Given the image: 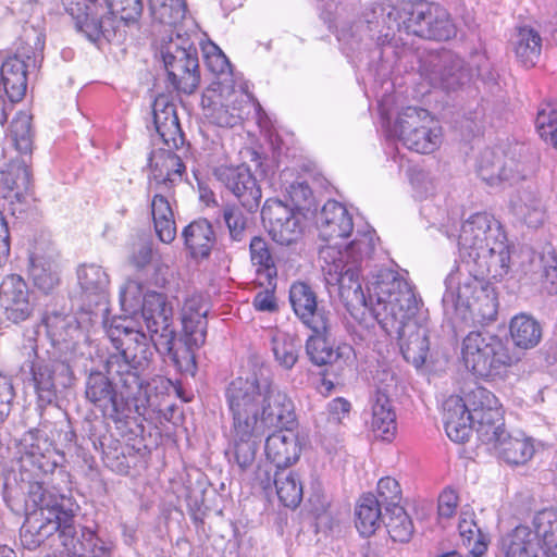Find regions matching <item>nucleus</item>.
I'll list each match as a JSON object with an SVG mask.
<instances>
[{
    "mask_svg": "<svg viewBox=\"0 0 557 557\" xmlns=\"http://www.w3.org/2000/svg\"><path fill=\"white\" fill-rule=\"evenodd\" d=\"M224 396L232 420V456L242 470L253 463L262 437L272 429L278 430L265 440L267 458L277 469L299 459L298 437L289 429L296 418L294 403L268 369L259 368L233 379Z\"/></svg>",
    "mask_w": 557,
    "mask_h": 557,
    "instance_id": "f257e3e1",
    "label": "nucleus"
},
{
    "mask_svg": "<svg viewBox=\"0 0 557 557\" xmlns=\"http://www.w3.org/2000/svg\"><path fill=\"white\" fill-rule=\"evenodd\" d=\"M505 234L492 215L485 212L472 214L466 220L458 235L462 263L451 270L445 280L443 305L448 309H467L482 320H494L497 302L493 289L479 276L493 268H506L509 251Z\"/></svg>",
    "mask_w": 557,
    "mask_h": 557,
    "instance_id": "f03ea898",
    "label": "nucleus"
},
{
    "mask_svg": "<svg viewBox=\"0 0 557 557\" xmlns=\"http://www.w3.org/2000/svg\"><path fill=\"white\" fill-rule=\"evenodd\" d=\"M131 324L132 321L114 320L108 327V337L119 352L107 360L109 376L92 372L86 383V398L112 420L125 416V399H136L138 411L147 404L138 369L147 360L148 338Z\"/></svg>",
    "mask_w": 557,
    "mask_h": 557,
    "instance_id": "7ed1b4c3",
    "label": "nucleus"
},
{
    "mask_svg": "<svg viewBox=\"0 0 557 557\" xmlns=\"http://www.w3.org/2000/svg\"><path fill=\"white\" fill-rule=\"evenodd\" d=\"M370 285L373 317L388 335L396 334L403 357L421 367L430 349L429 329L420 314L421 300L411 284L398 273L383 272Z\"/></svg>",
    "mask_w": 557,
    "mask_h": 557,
    "instance_id": "20e7f679",
    "label": "nucleus"
},
{
    "mask_svg": "<svg viewBox=\"0 0 557 557\" xmlns=\"http://www.w3.org/2000/svg\"><path fill=\"white\" fill-rule=\"evenodd\" d=\"M377 237L375 231L369 225L359 226L354 239L343 249L335 245H327L320 250L321 268L324 280L330 287H336L341 299L346 306H363L373 313V304L370 299L369 287L381 281L383 272L397 273L391 269H380L367 282L364 294L360 283V272L368 265L374 253Z\"/></svg>",
    "mask_w": 557,
    "mask_h": 557,
    "instance_id": "39448f33",
    "label": "nucleus"
},
{
    "mask_svg": "<svg viewBox=\"0 0 557 557\" xmlns=\"http://www.w3.org/2000/svg\"><path fill=\"white\" fill-rule=\"evenodd\" d=\"M120 304L124 317H114L103 321L106 332L114 320L132 321L134 330L141 331L151 341L156 349L169 355L178 364V354L175 350V330L173 327V309L166 302V297L157 292H144V286L128 280L120 293Z\"/></svg>",
    "mask_w": 557,
    "mask_h": 557,
    "instance_id": "423d86ee",
    "label": "nucleus"
},
{
    "mask_svg": "<svg viewBox=\"0 0 557 557\" xmlns=\"http://www.w3.org/2000/svg\"><path fill=\"white\" fill-rule=\"evenodd\" d=\"M444 424L447 436L462 443L473 430L479 440H490L495 430L504 426V419L495 395L485 387L475 386L465 398L450 396L444 403Z\"/></svg>",
    "mask_w": 557,
    "mask_h": 557,
    "instance_id": "0eeeda50",
    "label": "nucleus"
},
{
    "mask_svg": "<svg viewBox=\"0 0 557 557\" xmlns=\"http://www.w3.org/2000/svg\"><path fill=\"white\" fill-rule=\"evenodd\" d=\"M532 525H518L502 536L499 548L505 557H557V510L539 511Z\"/></svg>",
    "mask_w": 557,
    "mask_h": 557,
    "instance_id": "6e6552de",
    "label": "nucleus"
},
{
    "mask_svg": "<svg viewBox=\"0 0 557 557\" xmlns=\"http://www.w3.org/2000/svg\"><path fill=\"white\" fill-rule=\"evenodd\" d=\"M461 357L467 369L482 379L499 376L512 363L503 339L481 332H471L463 338Z\"/></svg>",
    "mask_w": 557,
    "mask_h": 557,
    "instance_id": "1a4fd4ad",
    "label": "nucleus"
},
{
    "mask_svg": "<svg viewBox=\"0 0 557 557\" xmlns=\"http://www.w3.org/2000/svg\"><path fill=\"white\" fill-rule=\"evenodd\" d=\"M406 148L418 153H432L442 144V127L425 110L405 108L388 129Z\"/></svg>",
    "mask_w": 557,
    "mask_h": 557,
    "instance_id": "9d476101",
    "label": "nucleus"
},
{
    "mask_svg": "<svg viewBox=\"0 0 557 557\" xmlns=\"http://www.w3.org/2000/svg\"><path fill=\"white\" fill-rule=\"evenodd\" d=\"M169 79L175 89L193 94L200 82L198 52L187 35H171L169 41L161 46Z\"/></svg>",
    "mask_w": 557,
    "mask_h": 557,
    "instance_id": "9b49d317",
    "label": "nucleus"
},
{
    "mask_svg": "<svg viewBox=\"0 0 557 557\" xmlns=\"http://www.w3.org/2000/svg\"><path fill=\"white\" fill-rule=\"evenodd\" d=\"M210 306L207 299L199 294L189 296L182 308V325L186 348L183 356L178 355L180 363L176 366L185 372L194 374L196 369L194 349L205 344L207 336V315ZM178 351L177 349H175ZM180 354V352H177Z\"/></svg>",
    "mask_w": 557,
    "mask_h": 557,
    "instance_id": "f8f14e48",
    "label": "nucleus"
},
{
    "mask_svg": "<svg viewBox=\"0 0 557 557\" xmlns=\"http://www.w3.org/2000/svg\"><path fill=\"white\" fill-rule=\"evenodd\" d=\"M472 69L451 51L430 53L421 64V75L434 86L450 91L470 82Z\"/></svg>",
    "mask_w": 557,
    "mask_h": 557,
    "instance_id": "ddd939ff",
    "label": "nucleus"
},
{
    "mask_svg": "<svg viewBox=\"0 0 557 557\" xmlns=\"http://www.w3.org/2000/svg\"><path fill=\"white\" fill-rule=\"evenodd\" d=\"M434 8V3L425 1L407 4L403 10L405 18L401 23L397 21L398 11L392 5H374L364 16L368 24H379L381 18L391 30L394 28L399 32L404 29L407 34L422 38V30L429 26L428 22H431Z\"/></svg>",
    "mask_w": 557,
    "mask_h": 557,
    "instance_id": "4468645a",
    "label": "nucleus"
},
{
    "mask_svg": "<svg viewBox=\"0 0 557 557\" xmlns=\"http://www.w3.org/2000/svg\"><path fill=\"white\" fill-rule=\"evenodd\" d=\"M261 216L271 238L282 246L296 243L302 234V214L278 199H268Z\"/></svg>",
    "mask_w": 557,
    "mask_h": 557,
    "instance_id": "2eb2a0df",
    "label": "nucleus"
},
{
    "mask_svg": "<svg viewBox=\"0 0 557 557\" xmlns=\"http://www.w3.org/2000/svg\"><path fill=\"white\" fill-rule=\"evenodd\" d=\"M35 309L32 292L17 274L5 276L0 284V313L2 318L13 324L28 320Z\"/></svg>",
    "mask_w": 557,
    "mask_h": 557,
    "instance_id": "dca6fc26",
    "label": "nucleus"
},
{
    "mask_svg": "<svg viewBox=\"0 0 557 557\" xmlns=\"http://www.w3.org/2000/svg\"><path fill=\"white\" fill-rule=\"evenodd\" d=\"M20 471L30 479L53 472L57 467L51 442L38 433L28 432L21 442Z\"/></svg>",
    "mask_w": 557,
    "mask_h": 557,
    "instance_id": "f3484780",
    "label": "nucleus"
},
{
    "mask_svg": "<svg viewBox=\"0 0 557 557\" xmlns=\"http://www.w3.org/2000/svg\"><path fill=\"white\" fill-rule=\"evenodd\" d=\"M214 176L248 211L251 212L259 207L261 189L248 166L220 165L214 170Z\"/></svg>",
    "mask_w": 557,
    "mask_h": 557,
    "instance_id": "a211bd4d",
    "label": "nucleus"
},
{
    "mask_svg": "<svg viewBox=\"0 0 557 557\" xmlns=\"http://www.w3.org/2000/svg\"><path fill=\"white\" fill-rule=\"evenodd\" d=\"M57 517L53 511L48 515L45 511H30L21 529V541L27 549H35L45 541L51 540L53 543L59 541V535L64 531L65 525L71 523L73 515H61Z\"/></svg>",
    "mask_w": 557,
    "mask_h": 557,
    "instance_id": "6ab92c4d",
    "label": "nucleus"
},
{
    "mask_svg": "<svg viewBox=\"0 0 557 557\" xmlns=\"http://www.w3.org/2000/svg\"><path fill=\"white\" fill-rule=\"evenodd\" d=\"M61 554L67 557H111L113 545L101 539L89 528H83L79 536L74 525V519L65 525L64 531L59 535Z\"/></svg>",
    "mask_w": 557,
    "mask_h": 557,
    "instance_id": "aec40b11",
    "label": "nucleus"
},
{
    "mask_svg": "<svg viewBox=\"0 0 557 557\" xmlns=\"http://www.w3.org/2000/svg\"><path fill=\"white\" fill-rule=\"evenodd\" d=\"M488 449L509 465H524L532 459L536 448L534 438L524 433H508L504 426L495 430L490 440H480Z\"/></svg>",
    "mask_w": 557,
    "mask_h": 557,
    "instance_id": "412c9836",
    "label": "nucleus"
},
{
    "mask_svg": "<svg viewBox=\"0 0 557 557\" xmlns=\"http://www.w3.org/2000/svg\"><path fill=\"white\" fill-rule=\"evenodd\" d=\"M30 372L38 401L41 406L50 405L57 397V383L66 386L71 381V369L62 361L35 359Z\"/></svg>",
    "mask_w": 557,
    "mask_h": 557,
    "instance_id": "4be33fe9",
    "label": "nucleus"
},
{
    "mask_svg": "<svg viewBox=\"0 0 557 557\" xmlns=\"http://www.w3.org/2000/svg\"><path fill=\"white\" fill-rule=\"evenodd\" d=\"M478 174L491 187L512 184L522 177L518 162L500 149H485L481 153Z\"/></svg>",
    "mask_w": 557,
    "mask_h": 557,
    "instance_id": "5701e85b",
    "label": "nucleus"
},
{
    "mask_svg": "<svg viewBox=\"0 0 557 557\" xmlns=\"http://www.w3.org/2000/svg\"><path fill=\"white\" fill-rule=\"evenodd\" d=\"M289 300L295 314L313 333H325L330 327L329 313L318 307L317 295L304 282L294 283L289 290Z\"/></svg>",
    "mask_w": 557,
    "mask_h": 557,
    "instance_id": "b1692460",
    "label": "nucleus"
},
{
    "mask_svg": "<svg viewBox=\"0 0 557 557\" xmlns=\"http://www.w3.org/2000/svg\"><path fill=\"white\" fill-rule=\"evenodd\" d=\"M173 148L153 150L149 157V187L174 190L182 182L185 165L181 158L172 151Z\"/></svg>",
    "mask_w": 557,
    "mask_h": 557,
    "instance_id": "393cba45",
    "label": "nucleus"
},
{
    "mask_svg": "<svg viewBox=\"0 0 557 557\" xmlns=\"http://www.w3.org/2000/svg\"><path fill=\"white\" fill-rule=\"evenodd\" d=\"M77 281L81 287V297L87 310L94 312V307L104 315L108 312L109 276L106 271L96 264H83L77 269Z\"/></svg>",
    "mask_w": 557,
    "mask_h": 557,
    "instance_id": "a878e982",
    "label": "nucleus"
},
{
    "mask_svg": "<svg viewBox=\"0 0 557 557\" xmlns=\"http://www.w3.org/2000/svg\"><path fill=\"white\" fill-rule=\"evenodd\" d=\"M317 224L321 239L329 243L347 238L354 233L355 227L352 216L347 208L335 200L324 203L318 215ZM333 245L342 249L337 243Z\"/></svg>",
    "mask_w": 557,
    "mask_h": 557,
    "instance_id": "bb28decb",
    "label": "nucleus"
},
{
    "mask_svg": "<svg viewBox=\"0 0 557 557\" xmlns=\"http://www.w3.org/2000/svg\"><path fill=\"white\" fill-rule=\"evenodd\" d=\"M0 195L10 205L27 202L30 197V171L25 159L12 160L0 171Z\"/></svg>",
    "mask_w": 557,
    "mask_h": 557,
    "instance_id": "cd10ccee",
    "label": "nucleus"
},
{
    "mask_svg": "<svg viewBox=\"0 0 557 557\" xmlns=\"http://www.w3.org/2000/svg\"><path fill=\"white\" fill-rule=\"evenodd\" d=\"M152 195L150 210L154 231L158 238L164 244H171L176 237V223L173 203L174 190L163 188H148Z\"/></svg>",
    "mask_w": 557,
    "mask_h": 557,
    "instance_id": "c85d7f7f",
    "label": "nucleus"
},
{
    "mask_svg": "<svg viewBox=\"0 0 557 557\" xmlns=\"http://www.w3.org/2000/svg\"><path fill=\"white\" fill-rule=\"evenodd\" d=\"M36 66V57L22 53L9 57L0 69V91L3 90L11 102L23 99L27 88L26 71Z\"/></svg>",
    "mask_w": 557,
    "mask_h": 557,
    "instance_id": "c756f323",
    "label": "nucleus"
},
{
    "mask_svg": "<svg viewBox=\"0 0 557 557\" xmlns=\"http://www.w3.org/2000/svg\"><path fill=\"white\" fill-rule=\"evenodd\" d=\"M28 274L36 287L45 293L59 283L58 267L53 249L46 244H36L29 251Z\"/></svg>",
    "mask_w": 557,
    "mask_h": 557,
    "instance_id": "7c9ffc66",
    "label": "nucleus"
},
{
    "mask_svg": "<svg viewBox=\"0 0 557 557\" xmlns=\"http://www.w3.org/2000/svg\"><path fill=\"white\" fill-rule=\"evenodd\" d=\"M153 123L164 145L177 148L183 144V134L176 113V107L166 97H158L153 102Z\"/></svg>",
    "mask_w": 557,
    "mask_h": 557,
    "instance_id": "2f4dec72",
    "label": "nucleus"
},
{
    "mask_svg": "<svg viewBox=\"0 0 557 557\" xmlns=\"http://www.w3.org/2000/svg\"><path fill=\"white\" fill-rule=\"evenodd\" d=\"M510 208L513 215L529 227H539L545 219V209L536 188L528 186L512 196Z\"/></svg>",
    "mask_w": 557,
    "mask_h": 557,
    "instance_id": "473e14b6",
    "label": "nucleus"
},
{
    "mask_svg": "<svg viewBox=\"0 0 557 557\" xmlns=\"http://www.w3.org/2000/svg\"><path fill=\"white\" fill-rule=\"evenodd\" d=\"M371 404V428L377 437L391 441L396 432V413L389 395L386 393H374L370 399Z\"/></svg>",
    "mask_w": 557,
    "mask_h": 557,
    "instance_id": "72a5a7b5",
    "label": "nucleus"
},
{
    "mask_svg": "<svg viewBox=\"0 0 557 557\" xmlns=\"http://www.w3.org/2000/svg\"><path fill=\"white\" fill-rule=\"evenodd\" d=\"M186 248L194 259L209 257L215 243L212 225L206 219H199L189 223L182 233Z\"/></svg>",
    "mask_w": 557,
    "mask_h": 557,
    "instance_id": "f704fd0d",
    "label": "nucleus"
},
{
    "mask_svg": "<svg viewBox=\"0 0 557 557\" xmlns=\"http://www.w3.org/2000/svg\"><path fill=\"white\" fill-rule=\"evenodd\" d=\"M22 481L28 483V492L26 498L27 508H33V511H45L48 515L49 511H53L57 517L53 519L61 518V515H73L71 510H65L59 504V497L53 492L47 490L40 478L30 479L29 476H22Z\"/></svg>",
    "mask_w": 557,
    "mask_h": 557,
    "instance_id": "c9c22d12",
    "label": "nucleus"
},
{
    "mask_svg": "<svg viewBox=\"0 0 557 557\" xmlns=\"http://www.w3.org/2000/svg\"><path fill=\"white\" fill-rule=\"evenodd\" d=\"M509 333L516 347L532 349L541 343L543 327L534 317L519 313L510 320Z\"/></svg>",
    "mask_w": 557,
    "mask_h": 557,
    "instance_id": "e433bc0d",
    "label": "nucleus"
},
{
    "mask_svg": "<svg viewBox=\"0 0 557 557\" xmlns=\"http://www.w3.org/2000/svg\"><path fill=\"white\" fill-rule=\"evenodd\" d=\"M517 60L524 67H533L542 53V37L534 28L524 26L517 29L512 39Z\"/></svg>",
    "mask_w": 557,
    "mask_h": 557,
    "instance_id": "4c0bfd02",
    "label": "nucleus"
},
{
    "mask_svg": "<svg viewBox=\"0 0 557 557\" xmlns=\"http://www.w3.org/2000/svg\"><path fill=\"white\" fill-rule=\"evenodd\" d=\"M383 507L372 494H366L360 497L356 506V528L363 536L372 535L384 522V513L381 511Z\"/></svg>",
    "mask_w": 557,
    "mask_h": 557,
    "instance_id": "58836bf2",
    "label": "nucleus"
},
{
    "mask_svg": "<svg viewBox=\"0 0 557 557\" xmlns=\"http://www.w3.org/2000/svg\"><path fill=\"white\" fill-rule=\"evenodd\" d=\"M273 483L280 502L289 508H296L302 499V484L298 475L287 468L274 473Z\"/></svg>",
    "mask_w": 557,
    "mask_h": 557,
    "instance_id": "ea45409f",
    "label": "nucleus"
},
{
    "mask_svg": "<svg viewBox=\"0 0 557 557\" xmlns=\"http://www.w3.org/2000/svg\"><path fill=\"white\" fill-rule=\"evenodd\" d=\"M32 120L33 116L28 112H18L12 120L8 133L13 146L23 156L30 154L33 151L35 132Z\"/></svg>",
    "mask_w": 557,
    "mask_h": 557,
    "instance_id": "a19ab883",
    "label": "nucleus"
},
{
    "mask_svg": "<svg viewBox=\"0 0 557 557\" xmlns=\"http://www.w3.org/2000/svg\"><path fill=\"white\" fill-rule=\"evenodd\" d=\"M300 343L296 336L275 331L272 335V351L276 362L284 369L290 370L298 360Z\"/></svg>",
    "mask_w": 557,
    "mask_h": 557,
    "instance_id": "79ce46f5",
    "label": "nucleus"
},
{
    "mask_svg": "<svg viewBox=\"0 0 557 557\" xmlns=\"http://www.w3.org/2000/svg\"><path fill=\"white\" fill-rule=\"evenodd\" d=\"M243 95H235L232 103H238L230 109L228 104L214 102L212 107L206 110V116L209 121L220 127H234L242 123L244 119V106L245 102Z\"/></svg>",
    "mask_w": 557,
    "mask_h": 557,
    "instance_id": "37998d69",
    "label": "nucleus"
},
{
    "mask_svg": "<svg viewBox=\"0 0 557 557\" xmlns=\"http://www.w3.org/2000/svg\"><path fill=\"white\" fill-rule=\"evenodd\" d=\"M154 20L164 25H175L184 20L187 12L185 0H148Z\"/></svg>",
    "mask_w": 557,
    "mask_h": 557,
    "instance_id": "c03bdc74",
    "label": "nucleus"
},
{
    "mask_svg": "<svg viewBox=\"0 0 557 557\" xmlns=\"http://www.w3.org/2000/svg\"><path fill=\"white\" fill-rule=\"evenodd\" d=\"M383 519L393 541L408 542L410 540L413 524L403 506L385 511Z\"/></svg>",
    "mask_w": 557,
    "mask_h": 557,
    "instance_id": "a18cd8bd",
    "label": "nucleus"
},
{
    "mask_svg": "<svg viewBox=\"0 0 557 557\" xmlns=\"http://www.w3.org/2000/svg\"><path fill=\"white\" fill-rule=\"evenodd\" d=\"M429 26L422 30V38L432 40H448L456 35V27L448 12L438 4L433 9Z\"/></svg>",
    "mask_w": 557,
    "mask_h": 557,
    "instance_id": "49530a36",
    "label": "nucleus"
},
{
    "mask_svg": "<svg viewBox=\"0 0 557 557\" xmlns=\"http://www.w3.org/2000/svg\"><path fill=\"white\" fill-rule=\"evenodd\" d=\"M473 518V511L470 509H463L460 513L458 530L465 544L471 546V543L473 542V546L470 552L475 557H479L486 550V544L481 540L480 530Z\"/></svg>",
    "mask_w": 557,
    "mask_h": 557,
    "instance_id": "de8ad7c7",
    "label": "nucleus"
},
{
    "mask_svg": "<svg viewBox=\"0 0 557 557\" xmlns=\"http://www.w3.org/2000/svg\"><path fill=\"white\" fill-rule=\"evenodd\" d=\"M323 333H314L306 343V351L310 360L317 366L333 363L341 354L326 341Z\"/></svg>",
    "mask_w": 557,
    "mask_h": 557,
    "instance_id": "09e8293b",
    "label": "nucleus"
},
{
    "mask_svg": "<svg viewBox=\"0 0 557 557\" xmlns=\"http://www.w3.org/2000/svg\"><path fill=\"white\" fill-rule=\"evenodd\" d=\"M250 258L258 273H263L267 278L276 276L274 259L265 239L256 236L250 240Z\"/></svg>",
    "mask_w": 557,
    "mask_h": 557,
    "instance_id": "8fccbe9b",
    "label": "nucleus"
},
{
    "mask_svg": "<svg viewBox=\"0 0 557 557\" xmlns=\"http://www.w3.org/2000/svg\"><path fill=\"white\" fill-rule=\"evenodd\" d=\"M106 10H108L106 7L99 10V15H94L89 22L87 21L82 30L90 41H97L101 37L110 40L115 35L114 20L112 16L104 15Z\"/></svg>",
    "mask_w": 557,
    "mask_h": 557,
    "instance_id": "3c124183",
    "label": "nucleus"
},
{
    "mask_svg": "<svg viewBox=\"0 0 557 557\" xmlns=\"http://www.w3.org/2000/svg\"><path fill=\"white\" fill-rule=\"evenodd\" d=\"M536 127L540 136L557 148V108L550 103L542 107L537 112Z\"/></svg>",
    "mask_w": 557,
    "mask_h": 557,
    "instance_id": "603ef678",
    "label": "nucleus"
},
{
    "mask_svg": "<svg viewBox=\"0 0 557 557\" xmlns=\"http://www.w3.org/2000/svg\"><path fill=\"white\" fill-rule=\"evenodd\" d=\"M377 495L379 498L376 499L384 507L385 511L401 506V488L394 478L385 476L377 482Z\"/></svg>",
    "mask_w": 557,
    "mask_h": 557,
    "instance_id": "864d4df0",
    "label": "nucleus"
},
{
    "mask_svg": "<svg viewBox=\"0 0 557 557\" xmlns=\"http://www.w3.org/2000/svg\"><path fill=\"white\" fill-rule=\"evenodd\" d=\"M108 13L124 22L136 21L143 12V0H104Z\"/></svg>",
    "mask_w": 557,
    "mask_h": 557,
    "instance_id": "5fc2aeb1",
    "label": "nucleus"
},
{
    "mask_svg": "<svg viewBox=\"0 0 557 557\" xmlns=\"http://www.w3.org/2000/svg\"><path fill=\"white\" fill-rule=\"evenodd\" d=\"M289 176L290 173L288 171L281 173L282 188L285 189L293 203L300 208L310 199L312 195L311 188L305 181L296 180L290 182Z\"/></svg>",
    "mask_w": 557,
    "mask_h": 557,
    "instance_id": "6e6d98bb",
    "label": "nucleus"
},
{
    "mask_svg": "<svg viewBox=\"0 0 557 557\" xmlns=\"http://www.w3.org/2000/svg\"><path fill=\"white\" fill-rule=\"evenodd\" d=\"M62 3L79 32L83 30L87 21L89 22L94 15H99V10L89 4L88 0H62Z\"/></svg>",
    "mask_w": 557,
    "mask_h": 557,
    "instance_id": "4d7b16f0",
    "label": "nucleus"
},
{
    "mask_svg": "<svg viewBox=\"0 0 557 557\" xmlns=\"http://www.w3.org/2000/svg\"><path fill=\"white\" fill-rule=\"evenodd\" d=\"M223 218L234 240L240 242L244 236L247 220L243 211L235 206H226L223 209Z\"/></svg>",
    "mask_w": 557,
    "mask_h": 557,
    "instance_id": "13d9d810",
    "label": "nucleus"
},
{
    "mask_svg": "<svg viewBox=\"0 0 557 557\" xmlns=\"http://www.w3.org/2000/svg\"><path fill=\"white\" fill-rule=\"evenodd\" d=\"M409 180L416 194L420 198H426L435 190V182L430 173L421 168H412Z\"/></svg>",
    "mask_w": 557,
    "mask_h": 557,
    "instance_id": "bf43d9fd",
    "label": "nucleus"
},
{
    "mask_svg": "<svg viewBox=\"0 0 557 557\" xmlns=\"http://www.w3.org/2000/svg\"><path fill=\"white\" fill-rule=\"evenodd\" d=\"M205 60L208 69L214 74L228 72L231 64L223 51L214 44L203 48Z\"/></svg>",
    "mask_w": 557,
    "mask_h": 557,
    "instance_id": "052dcab7",
    "label": "nucleus"
},
{
    "mask_svg": "<svg viewBox=\"0 0 557 557\" xmlns=\"http://www.w3.org/2000/svg\"><path fill=\"white\" fill-rule=\"evenodd\" d=\"M459 497L454 488H445L438 497V516L441 518H451L458 507Z\"/></svg>",
    "mask_w": 557,
    "mask_h": 557,
    "instance_id": "680f3d73",
    "label": "nucleus"
},
{
    "mask_svg": "<svg viewBox=\"0 0 557 557\" xmlns=\"http://www.w3.org/2000/svg\"><path fill=\"white\" fill-rule=\"evenodd\" d=\"M14 398L12 380L0 373V419L10 411V405Z\"/></svg>",
    "mask_w": 557,
    "mask_h": 557,
    "instance_id": "e2e57ef3",
    "label": "nucleus"
},
{
    "mask_svg": "<svg viewBox=\"0 0 557 557\" xmlns=\"http://www.w3.org/2000/svg\"><path fill=\"white\" fill-rule=\"evenodd\" d=\"M373 384L375 387L374 393H386L388 395L389 389L395 384V374L391 369L383 368L376 370L373 375Z\"/></svg>",
    "mask_w": 557,
    "mask_h": 557,
    "instance_id": "0e129e2a",
    "label": "nucleus"
},
{
    "mask_svg": "<svg viewBox=\"0 0 557 557\" xmlns=\"http://www.w3.org/2000/svg\"><path fill=\"white\" fill-rule=\"evenodd\" d=\"M350 408V403L346 399L341 397L333 399L327 406L330 421L341 423L342 420L348 416Z\"/></svg>",
    "mask_w": 557,
    "mask_h": 557,
    "instance_id": "69168bd1",
    "label": "nucleus"
},
{
    "mask_svg": "<svg viewBox=\"0 0 557 557\" xmlns=\"http://www.w3.org/2000/svg\"><path fill=\"white\" fill-rule=\"evenodd\" d=\"M253 307L258 311H274L276 309V302L274 293L270 290L259 292L253 298Z\"/></svg>",
    "mask_w": 557,
    "mask_h": 557,
    "instance_id": "338daca9",
    "label": "nucleus"
},
{
    "mask_svg": "<svg viewBox=\"0 0 557 557\" xmlns=\"http://www.w3.org/2000/svg\"><path fill=\"white\" fill-rule=\"evenodd\" d=\"M152 259V248L148 243L138 245L132 256V262L137 268L146 267Z\"/></svg>",
    "mask_w": 557,
    "mask_h": 557,
    "instance_id": "774afa93",
    "label": "nucleus"
}]
</instances>
